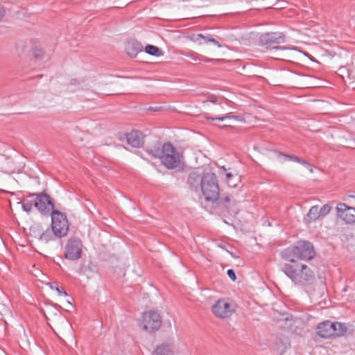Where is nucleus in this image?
<instances>
[{"label":"nucleus","mask_w":355,"mask_h":355,"mask_svg":"<svg viewBox=\"0 0 355 355\" xmlns=\"http://www.w3.org/2000/svg\"><path fill=\"white\" fill-rule=\"evenodd\" d=\"M145 51L149 55L154 56H160L162 55V51L156 46L148 44L145 48Z\"/></svg>","instance_id":"25"},{"label":"nucleus","mask_w":355,"mask_h":355,"mask_svg":"<svg viewBox=\"0 0 355 355\" xmlns=\"http://www.w3.org/2000/svg\"><path fill=\"white\" fill-rule=\"evenodd\" d=\"M209 101L213 103H216V101H217V99L215 98V97H213V98H211Z\"/></svg>","instance_id":"34"},{"label":"nucleus","mask_w":355,"mask_h":355,"mask_svg":"<svg viewBox=\"0 0 355 355\" xmlns=\"http://www.w3.org/2000/svg\"><path fill=\"white\" fill-rule=\"evenodd\" d=\"M56 237V235L54 232H53L52 229H49V227L44 230L42 235L40 239V241L48 243L50 241L54 240Z\"/></svg>","instance_id":"24"},{"label":"nucleus","mask_w":355,"mask_h":355,"mask_svg":"<svg viewBox=\"0 0 355 355\" xmlns=\"http://www.w3.org/2000/svg\"><path fill=\"white\" fill-rule=\"evenodd\" d=\"M146 151L153 157L160 159L162 154H163V144L159 141H156L154 145L147 146Z\"/></svg>","instance_id":"19"},{"label":"nucleus","mask_w":355,"mask_h":355,"mask_svg":"<svg viewBox=\"0 0 355 355\" xmlns=\"http://www.w3.org/2000/svg\"><path fill=\"white\" fill-rule=\"evenodd\" d=\"M320 217L318 206H313L306 214L304 220L306 223L315 221Z\"/></svg>","instance_id":"23"},{"label":"nucleus","mask_w":355,"mask_h":355,"mask_svg":"<svg viewBox=\"0 0 355 355\" xmlns=\"http://www.w3.org/2000/svg\"><path fill=\"white\" fill-rule=\"evenodd\" d=\"M234 311V306L224 299L218 300L212 306L214 315L222 319L230 318Z\"/></svg>","instance_id":"10"},{"label":"nucleus","mask_w":355,"mask_h":355,"mask_svg":"<svg viewBox=\"0 0 355 355\" xmlns=\"http://www.w3.org/2000/svg\"><path fill=\"white\" fill-rule=\"evenodd\" d=\"M332 326H334L332 328V331H334V332H332V334H334L332 338L340 337L345 334L347 331V327L346 324L339 322H332Z\"/></svg>","instance_id":"20"},{"label":"nucleus","mask_w":355,"mask_h":355,"mask_svg":"<svg viewBox=\"0 0 355 355\" xmlns=\"http://www.w3.org/2000/svg\"><path fill=\"white\" fill-rule=\"evenodd\" d=\"M173 351L171 345H161L157 346L152 355H173Z\"/></svg>","instance_id":"21"},{"label":"nucleus","mask_w":355,"mask_h":355,"mask_svg":"<svg viewBox=\"0 0 355 355\" xmlns=\"http://www.w3.org/2000/svg\"><path fill=\"white\" fill-rule=\"evenodd\" d=\"M83 248V242L80 239L70 238L65 246L64 257L71 261L79 259L82 255Z\"/></svg>","instance_id":"8"},{"label":"nucleus","mask_w":355,"mask_h":355,"mask_svg":"<svg viewBox=\"0 0 355 355\" xmlns=\"http://www.w3.org/2000/svg\"><path fill=\"white\" fill-rule=\"evenodd\" d=\"M203 180L204 175L201 176L196 172H192L188 176L187 184L191 190L197 191L201 189V185Z\"/></svg>","instance_id":"15"},{"label":"nucleus","mask_w":355,"mask_h":355,"mask_svg":"<svg viewBox=\"0 0 355 355\" xmlns=\"http://www.w3.org/2000/svg\"><path fill=\"white\" fill-rule=\"evenodd\" d=\"M51 228L57 237L61 238L67 234L69 222L64 214L58 210H53L51 212Z\"/></svg>","instance_id":"6"},{"label":"nucleus","mask_w":355,"mask_h":355,"mask_svg":"<svg viewBox=\"0 0 355 355\" xmlns=\"http://www.w3.org/2000/svg\"><path fill=\"white\" fill-rule=\"evenodd\" d=\"M286 41V37L284 33L280 32L275 33H266L262 34L259 37L260 44L265 46L266 49H283L279 45L282 43H284Z\"/></svg>","instance_id":"7"},{"label":"nucleus","mask_w":355,"mask_h":355,"mask_svg":"<svg viewBox=\"0 0 355 355\" xmlns=\"http://www.w3.org/2000/svg\"><path fill=\"white\" fill-rule=\"evenodd\" d=\"M125 51L130 57L135 58L143 51V46L137 40H131L127 43Z\"/></svg>","instance_id":"17"},{"label":"nucleus","mask_w":355,"mask_h":355,"mask_svg":"<svg viewBox=\"0 0 355 355\" xmlns=\"http://www.w3.org/2000/svg\"><path fill=\"white\" fill-rule=\"evenodd\" d=\"M227 274L228 275V277L233 281H236V275L234 271V270L232 269H229L227 272Z\"/></svg>","instance_id":"30"},{"label":"nucleus","mask_w":355,"mask_h":355,"mask_svg":"<svg viewBox=\"0 0 355 355\" xmlns=\"http://www.w3.org/2000/svg\"><path fill=\"white\" fill-rule=\"evenodd\" d=\"M29 197H34V207L44 216L51 214L54 209V204L49 195L45 191L40 193H29Z\"/></svg>","instance_id":"5"},{"label":"nucleus","mask_w":355,"mask_h":355,"mask_svg":"<svg viewBox=\"0 0 355 355\" xmlns=\"http://www.w3.org/2000/svg\"><path fill=\"white\" fill-rule=\"evenodd\" d=\"M205 61L209 62V59H206Z\"/></svg>","instance_id":"36"},{"label":"nucleus","mask_w":355,"mask_h":355,"mask_svg":"<svg viewBox=\"0 0 355 355\" xmlns=\"http://www.w3.org/2000/svg\"><path fill=\"white\" fill-rule=\"evenodd\" d=\"M6 15V9L4 6L0 5V21Z\"/></svg>","instance_id":"32"},{"label":"nucleus","mask_w":355,"mask_h":355,"mask_svg":"<svg viewBox=\"0 0 355 355\" xmlns=\"http://www.w3.org/2000/svg\"><path fill=\"white\" fill-rule=\"evenodd\" d=\"M21 203L22 205V209L24 211L30 213L33 210V207L34 206V200L33 201L25 200Z\"/></svg>","instance_id":"26"},{"label":"nucleus","mask_w":355,"mask_h":355,"mask_svg":"<svg viewBox=\"0 0 355 355\" xmlns=\"http://www.w3.org/2000/svg\"><path fill=\"white\" fill-rule=\"evenodd\" d=\"M200 190L207 201L215 202L218 199L220 189L217 177L214 173L204 174Z\"/></svg>","instance_id":"3"},{"label":"nucleus","mask_w":355,"mask_h":355,"mask_svg":"<svg viewBox=\"0 0 355 355\" xmlns=\"http://www.w3.org/2000/svg\"><path fill=\"white\" fill-rule=\"evenodd\" d=\"M216 207L230 215L238 213L237 202L231 195L223 194L216 200Z\"/></svg>","instance_id":"11"},{"label":"nucleus","mask_w":355,"mask_h":355,"mask_svg":"<svg viewBox=\"0 0 355 355\" xmlns=\"http://www.w3.org/2000/svg\"><path fill=\"white\" fill-rule=\"evenodd\" d=\"M282 271L295 284H306L311 283L315 279L312 270L306 265L295 263L294 265L285 264Z\"/></svg>","instance_id":"2"},{"label":"nucleus","mask_w":355,"mask_h":355,"mask_svg":"<svg viewBox=\"0 0 355 355\" xmlns=\"http://www.w3.org/2000/svg\"><path fill=\"white\" fill-rule=\"evenodd\" d=\"M276 153L277 155V157L283 156L289 161L298 162V163L306 166L308 168H309V171L311 172H313L312 166L308 162L304 160V159H302L300 157L295 156V155L284 154L282 152H276Z\"/></svg>","instance_id":"18"},{"label":"nucleus","mask_w":355,"mask_h":355,"mask_svg":"<svg viewBox=\"0 0 355 355\" xmlns=\"http://www.w3.org/2000/svg\"><path fill=\"white\" fill-rule=\"evenodd\" d=\"M332 321L325 320L318 324L316 328V332L318 335L324 338H331L334 336L332 332H334L332 326Z\"/></svg>","instance_id":"13"},{"label":"nucleus","mask_w":355,"mask_h":355,"mask_svg":"<svg viewBox=\"0 0 355 355\" xmlns=\"http://www.w3.org/2000/svg\"><path fill=\"white\" fill-rule=\"evenodd\" d=\"M331 207L328 205H324L320 209H319V212L320 217H324L327 216L331 211Z\"/></svg>","instance_id":"28"},{"label":"nucleus","mask_w":355,"mask_h":355,"mask_svg":"<svg viewBox=\"0 0 355 355\" xmlns=\"http://www.w3.org/2000/svg\"><path fill=\"white\" fill-rule=\"evenodd\" d=\"M231 183H232V184H235V183L234 182V181H232V182H231Z\"/></svg>","instance_id":"35"},{"label":"nucleus","mask_w":355,"mask_h":355,"mask_svg":"<svg viewBox=\"0 0 355 355\" xmlns=\"http://www.w3.org/2000/svg\"><path fill=\"white\" fill-rule=\"evenodd\" d=\"M226 178H227V182L230 186L235 187L236 185V184H234L232 185L231 179H232V178H233V175L231 173H227L226 174Z\"/></svg>","instance_id":"31"},{"label":"nucleus","mask_w":355,"mask_h":355,"mask_svg":"<svg viewBox=\"0 0 355 355\" xmlns=\"http://www.w3.org/2000/svg\"><path fill=\"white\" fill-rule=\"evenodd\" d=\"M44 229L40 223H34L32 225L29 230L30 236L37 239L39 241L42 235Z\"/></svg>","instance_id":"22"},{"label":"nucleus","mask_w":355,"mask_h":355,"mask_svg":"<svg viewBox=\"0 0 355 355\" xmlns=\"http://www.w3.org/2000/svg\"><path fill=\"white\" fill-rule=\"evenodd\" d=\"M282 257L286 261L295 263V259L311 260L315 257L313 244L309 241H300L296 245L284 249L281 252Z\"/></svg>","instance_id":"1"},{"label":"nucleus","mask_w":355,"mask_h":355,"mask_svg":"<svg viewBox=\"0 0 355 355\" xmlns=\"http://www.w3.org/2000/svg\"><path fill=\"white\" fill-rule=\"evenodd\" d=\"M191 40L196 43H198L200 45L203 44H207L209 43L214 44V45L217 46L218 47L220 48L222 47V44L216 40L215 38H214L212 35L210 34H196L193 35L191 36Z\"/></svg>","instance_id":"14"},{"label":"nucleus","mask_w":355,"mask_h":355,"mask_svg":"<svg viewBox=\"0 0 355 355\" xmlns=\"http://www.w3.org/2000/svg\"><path fill=\"white\" fill-rule=\"evenodd\" d=\"M228 116H221V117H207V119H211V120H218V121H224L226 118H228Z\"/></svg>","instance_id":"33"},{"label":"nucleus","mask_w":355,"mask_h":355,"mask_svg":"<svg viewBox=\"0 0 355 355\" xmlns=\"http://www.w3.org/2000/svg\"><path fill=\"white\" fill-rule=\"evenodd\" d=\"M33 56L37 59H42L44 56V52L42 49L35 48L33 51Z\"/></svg>","instance_id":"29"},{"label":"nucleus","mask_w":355,"mask_h":355,"mask_svg":"<svg viewBox=\"0 0 355 355\" xmlns=\"http://www.w3.org/2000/svg\"><path fill=\"white\" fill-rule=\"evenodd\" d=\"M338 216L348 224L355 223V207L339 203L336 207Z\"/></svg>","instance_id":"12"},{"label":"nucleus","mask_w":355,"mask_h":355,"mask_svg":"<svg viewBox=\"0 0 355 355\" xmlns=\"http://www.w3.org/2000/svg\"><path fill=\"white\" fill-rule=\"evenodd\" d=\"M161 162L168 169H173L180 166V155L177 149L169 142L163 144V154Z\"/></svg>","instance_id":"4"},{"label":"nucleus","mask_w":355,"mask_h":355,"mask_svg":"<svg viewBox=\"0 0 355 355\" xmlns=\"http://www.w3.org/2000/svg\"><path fill=\"white\" fill-rule=\"evenodd\" d=\"M127 142L134 148H139L143 144L142 133L138 130H132L126 134Z\"/></svg>","instance_id":"16"},{"label":"nucleus","mask_w":355,"mask_h":355,"mask_svg":"<svg viewBox=\"0 0 355 355\" xmlns=\"http://www.w3.org/2000/svg\"><path fill=\"white\" fill-rule=\"evenodd\" d=\"M50 286L52 289H55L59 295L67 296V293L63 288L59 287L57 282L50 283Z\"/></svg>","instance_id":"27"},{"label":"nucleus","mask_w":355,"mask_h":355,"mask_svg":"<svg viewBox=\"0 0 355 355\" xmlns=\"http://www.w3.org/2000/svg\"><path fill=\"white\" fill-rule=\"evenodd\" d=\"M144 329L150 332L157 331L162 324L159 314L155 311L144 312L142 316Z\"/></svg>","instance_id":"9"}]
</instances>
